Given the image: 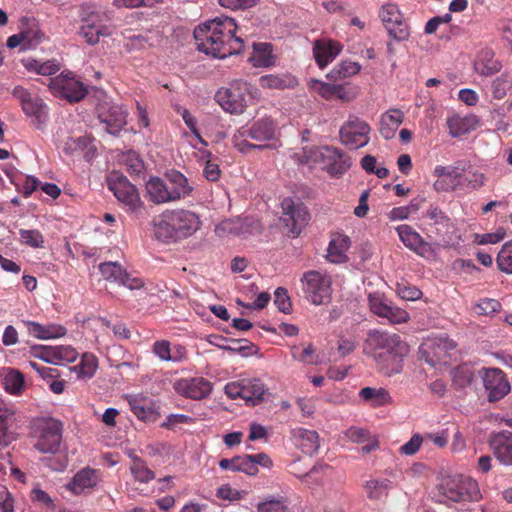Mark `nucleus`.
I'll use <instances>...</instances> for the list:
<instances>
[{
	"label": "nucleus",
	"instance_id": "nucleus-24",
	"mask_svg": "<svg viewBox=\"0 0 512 512\" xmlns=\"http://www.w3.org/2000/svg\"><path fill=\"white\" fill-rule=\"evenodd\" d=\"M490 446L500 463L512 466V432L501 431L490 439Z\"/></svg>",
	"mask_w": 512,
	"mask_h": 512
},
{
	"label": "nucleus",
	"instance_id": "nucleus-28",
	"mask_svg": "<svg viewBox=\"0 0 512 512\" xmlns=\"http://www.w3.org/2000/svg\"><path fill=\"white\" fill-rule=\"evenodd\" d=\"M350 245L351 241L347 235L340 233L333 235L327 249V260L335 264L346 262Z\"/></svg>",
	"mask_w": 512,
	"mask_h": 512
},
{
	"label": "nucleus",
	"instance_id": "nucleus-18",
	"mask_svg": "<svg viewBox=\"0 0 512 512\" xmlns=\"http://www.w3.org/2000/svg\"><path fill=\"white\" fill-rule=\"evenodd\" d=\"M482 379L490 402L498 401L510 392V383L503 371L498 368L484 369Z\"/></svg>",
	"mask_w": 512,
	"mask_h": 512
},
{
	"label": "nucleus",
	"instance_id": "nucleus-46",
	"mask_svg": "<svg viewBox=\"0 0 512 512\" xmlns=\"http://www.w3.org/2000/svg\"><path fill=\"white\" fill-rule=\"evenodd\" d=\"M390 487V481L383 480H369L365 484V491L367 497L371 500H381L387 496V491Z\"/></svg>",
	"mask_w": 512,
	"mask_h": 512
},
{
	"label": "nucleus",
	"instance_id": "nucleus-20",
	"mask_svg": "<svg viewBox=\"0 0 512 512\" xmlns=\"http://www.w3.org/2000/svg\"><path fill=\"white\" fill-rule=\"evenodd\" d=\"M398 236L401 242L410 250L414 251L421 257L430 259L435 256V250L432 245L423 240L421 235L411 226L402 224L397 228Z\"/></svg>",
	"mask_w": 512,
	"mask_h": 512
},
{
	"label": "nucleus",
	"instance_id": "nucleus-9",
	"mask_svg": "<svg viewBox=\"0 0 512 512\" xmlns=\"http://www.w3.org/2000/svg\"><path fill=\"white\" fill-rule=\"evenodd\" d=\"M305 298L313 305L329 303L332 294L331 277L326 273L310 270L301 277Z\"/></svg>",
	"mask_w": 512,
	"mask_h": 512
},
{
	"label": "nucleus",
	"instance_id": "nucleus-32",
	"mask_svg": "<svg viewBox=\"0 0 512 512\" xmlns=\"http://www.w3.org/2000/svg\"><path fill=\"white\" fill-rule=\"evenodd\" d=\"M97 482L98 476L96 470L83 468L74 475L72 481L67 484V488L74 494H81L85 490L96 486Z\"/></svg>",
	"mask_w": 512,
	"mask_h": 512
},
{
	"label": "nucleus",
	"instance_id": "nucleus-59",
	"mask_svg": "<svg viewBox=\"0 0 512 512\" xmlns=\"http://www.w3.org/2000/svg\"><path fill=\"white\" fill-rule=\"evenodd\" d=\"M202 156L205 158V166L203 169L204 177L211 182L217 181L220 178V168L217 163L210 160L211 153L207 150L202 151Z\"/></svg>",
	"mask_w": 512,
	"mask_h": 512
},
{
	"label": "nucleus",
	"instance_id": "nucleus-48",
	"mask_svg": "<svg viewBox=\"0 0 512 512\" xmlns=\"http://www.w3.org/2000/svg\"><path fill=\"white\" fill-rule=\"evenodd\" d=\"M99 270L106 280L116 283L122 281L126 273V270L118 262L101 263Z\"/></svg>",
	"mask_w": 512,
	"mask_h": 512
},
{
	"label": "nucleus",
	"instance_id": "nucleus-8",
	"mask_svg": "<svg viewBox=\"0 0 512 512\" xmlns=\"http://www.w3.org/2000/svg\"><path fill=\"white\" fill-rule=\"evenodd\" d=\"M440 493L452 502H477L482 498L476 480L463 475H453L445 478L440 485Z\"/></svg>",
	"mask_w": 512,
	"mask_h": 512
},
{
	"label": "nucleus",
	"instance_id": "nucleus-55",
	"mask_svg": "<svg viewBox=\"0 0 512 512\" xmlns=\"http://www.w3.org/2000/svg\"><path fill=\"white\" fill-rule=\"evenodd\" d=\"M19 235L21 241L30 247L41 248L44 245L43 235L36 229H20Z\"/></svg>",
	"mask_w": 512,
	"mask_h": 512
},
{
	"label": "nucleus",
	"instance_id": "nucleus-6",
	"mask_svg": "<svg viewBox=\"0 0 512 512\" xmlns=\"http://www.w3.org/2000/svg\"><path fill=\"white\" fill-rule=\"evenodd\" d=\"M257 94V89L250 83L234 80L228 87H222L216 92L215 100L225 112L240 115Z\"/></svg>",
	"mask_w": 512,
	"mask_h": 512
},
{
	"label": "nucleus",
	"instance_id": "nucleus-39",
	"mask_svg": "<svg viewBox=\"0 0 512 512\" xmlns=\"http://www.w3.org/2000/svg\"><path fill=\"white\" fill-rule=\"evenodd\" d=\"M2 385L4 389L12 394L18 395L21 393L24 386V377L18 370L12 368H3L0 372Z\"/></svg>",
	"mask_w": 512,
	"mask_h": 512
},
{
	"label": "nucleus",
	"instance_id": "nucleus-23",
	"mask_svg": "<svg viewBox=\"0 0 512 512\" xmlns=\"http://www.w3.org/2000/svg\"><path fill=\"white\" fill-rule=\"evenodd\" d=\"M321 165L331 175H342L350 168L351 161L341 150L324 146V158Z\"/></svg>",
	"mask_w": 512,
	"mask_h": 512
},
{
	"label": "nucleus",
	"instance_id": "nucleus-36",
	"mask_svg": "<svg viewBox=\"0 0 512 512\" xmlns=\"http://www.w3.org/2000/svg\"><path fill=\"white\" fill-rule=\"evenodd\" d=\"M455 348V343L453 341H450L448 339L439 338L435 341L425 343L422 346V350L425 353L433 354L432 357L429 355L426 358V362L430 365L434 366L438 361L442 360V357L447 353L449 350H453Z\"/></svg>",
	"mask_w": 512,
	"mask_h": 512
},
{
	"label": "nucleus",
	"instance_id": "nucleus-33",
	"mask_svg": "<svg viewBox=\"0 0 512 512\" xmlns=\"http://www.w3.org/2000/svg\"><path fill=\"white\" fill-rule=\"evenodd\" d=\"M479 120L474 115L461 117L459 115H453L447 119V126L449 134L454 137H460L473 131L478 126Z\"/></svg>",
	"mask_w": 512,
	"mask_h": 512
},
{
	"label": "nucleus",
	"instance_id": "nucleus-27",
	"mask_svg": "<svg viewBox=\"0 0 512 512\" xmlns=\"http://www.w3.org/2000/svg\"><path fill=\"white\" fill-rule=\"evenodd\" d=\"M292 437L296 446L306 455H313L320 447L319 436L315 430L295 428Z\"/></svg>",
	"mask_w": 512,
	"mask_h": 512
},
{
	"label": "nucleus",
	"instance_id": "nucleus-34",
	"mask_svg": "<svg viewBox=\"0 0 512 512\" xmlns=\"http://www.w3.org/2000/svg\"><path fill=\"white\" fill-rule=\"evenodd\" d=\"M243 399L247 404H260L267 393L263 382L259 379H243Z\"/></svg>",
	"mask_w": 512,
	"mask_h": 512
},
{
	"label": "nucleus",
	"instance_id": "nucleus-41",
	"mask_svg": "<svg viewBox=\"0 0 512 512\" xmlns=\"http://www.w3.org/2000/svg\"><path fill=\"white\" fill-rule=\"evenodd\" d=\"M219 467L223 470L243 472L248 475H255V469L250 459L245 456H237L232 459L223 458L219 461Z\"/></svg>",
	"mask_w": 512,
	"mask_h": 512
},
{
	"label": "nucleus",
	"instance_id": "nucleus-5",
	"mask_svg": "<svg viewBox=\"0 0 512 512\" xmlns=\"http://www.w3.org/2000/svg\"><path fill=\"white\" fill-rule=\"evenodd\" d=\"M434 175L438 178L433 184L437 192L456 191L466 187L477 189L485 181L483 174L472 173L469 175L460 165H438L434 168Z\"/></svg>",
	"mask_w": 512,
	"mask_h": 512
},
{
	"label": "nucleus",
	"instance_id": "nucleus-3",
	"mask_svg": "<svg viewBox=\"0 0 512 512\" xmlns=\"http://www.w3.org/2000/svg\"><path fill=\"white\" fill-rule=\"evenodd\" d=\"M202 225L200 216L187 209L165 210L154 219L157 239L176 242L196 233Z\"/></svg>",
	"mask_w": 512,
	"mask_h": 512
},
{
	"label": "nucleus",
	"instance_id": "nucleus-40",
	"mask_svg": "<svg viewBox=\"0 0 512 512\" xmlns=\"http://www.w3.org/2000/svg\"><path fill=\"white\" fill-rule=\"evenodd\" d=\"M134 415L142 421H151L155 418V409L151 399L146 397H134L129 401Z\"/></svg>",
	"mask_w": 512,
	"mask_h": 512
},
{
	"label": "nucleus",
	"instance_id": "nucleus-64",
	"mask_svg": "<svg viewBox=\"0 0 512 512\" xmlns=\"http://www.w3.org/2000/svg\"><path fill=\"white\" fill-rule=\"evenodd\" d=\"M258 512H288V508L282 500L271 499L257 505Z\"/></svg>",
	"mask_w": 512,
	"mask_h": 512
},
{
	"label": "nucleus",
	"instance_id": "nucleus-25",
	"mask_svg": "<svg viewBox=\"0 0 512 512\" xmlns=\"http://www.w3.org/2000/svg\"><path fill=\"white\" fill-rule=\"evenodd\" d=\"M342 46L333 40H316L313 53L318 66L323 69L331 63L341 52Z\"/></svg>",
	"mask_w": 512,
	"mask_h": 512
},
{
	"label": "nucleus",
	"instance_id": "nucleus-26",
	"mask_svg": "<svg viewBox=\"0 0 512 512\" xmlns=\"http://www.w3.org/2000/svg\"><path fill=\"white\" fill-rule=\"evenodd\" d=\"M502 68V63L495 58V53L489 48L480 50L474 61V70L476 73L488 77L497 72Z\"/></svg>",
	"mask_w": 512,
	"mask_h": 512
},
{
	"label": "nucleus",
	"instance_id": "nucleus-42",
	"mask_svg": "<svg viewBox=\"0 0 512 512\" xmlns=\"http://www.w3.org/2000/svg\"><path fill=\"white\" fill-rule=\"evenodd\" d=\"M475 371L470 364H462L451 371L452 384L457 389L470 386L474 380Z\"/></svg>",
	"mask_w": 512,
	"mask_h": 512
},
{
	"label": "nucleus",
	"instance_id": "nucleus-62",
	"mask_svg": "<svg viewBox=\"0 0 512 512\" xmlns=\"http://www.w3.org/2000/svg\"><path fill=\"white\" fill-rule=\"evenodd\" d=\"M396 292L400 298L407 301H415L421 298L422 292L415 286L398 283Z\"/></svg>",
	"mask_w": 512,
	"mask_h": 512
},
{
	"label": "nucleus",
	"instance_id": "nucleus-51",
	"mask_svg": "<svg viewBox=\"0 0 512 512\" xmlns=\"http://www.w3.org/2000/svg\"><path fill=\"white\" fill-rule=\"evenodd\" d=\"M12 414L7 410L0 409V449L7 447L14 439L9 431Z\"/></svg>",
	"mask_w": 512,
	"mask_h": 512
},
{
	"label": "nucleus",
	"instance_id": "nucleus-56",
	"mask_svg": "<svg viewBox=\"0 0 512 512\" xmlns=\"http://www.w3.org/2000/svg\"><path fill=\"white\" fill-rule=\"evenodd\" d=\"M123 163L131 175H138L144 169L143 161L134 151H128L123 155Z\"/></svg>",
	"mask_w": 512,
	"mask_h": 512
},
{
	"label": "nucleus",
	"instance_id": "nucleus-54",
	"mask_svg": "<svg viewBox=\"0 0 512 512\" xmlns=\"http://www.w3.org/2000/svg\"><path fill=\"white\" fill-rule=\"evenodd\" d=\"M130 470L139 482L147 483L154 478V473L138 458L134 459Z\"/></svg>",
	"mask_w": 512,
	"mask_h": 512
},
{
	"label": "nucleus",
	"instance_id": "nucleus-30",
	"mask_svg": "<svg viewBox=\"0 0 512 512\" xmlns=\"http://www.w3.org/2000/svg\"><path fill=\"white\" fill-rule=\"evenodd\" d=\"M24 323L29 335L41 340L60 338L66 334V328L59 324L42 325L34 321H25Z\"/></svg>",
	"mask_w": 512,
	"mask_h": 512
},
{
	"label": "nucleus",
	"instance_id": "nucleus-58",
	"mask_svg": "<svg viewBox=\"0 0 512 512\" xmlns=\"http://www.w3.org/2000/svg\"><path fill=\"white\" fill-rule=\"evenodd\" d=\"M78 357L77 351L71 346H55V363L62 365L65 362H74Z\"/></svg>",
	"mask_w": 512,
	"mask_h": 512
},
{
	"label": "nucleus",
	"instance_id": "nucleus-21",
	"mask_svg": "<svg viewBox=\"0 0 512 512\" xmlns=\"http://www.w3.org/2000/svg\"><path fill=\"white\" fill-rule=\"evenodd\" d=\"M174 389L179 395L200 400L211 393L212 385L203 377L184 378L175 382Z\"/></svg>",
	"mask_w": 512,
	"mask_h": 512
},
{
	"label": "nucleus",
	"instance_id": "nucleus-50",
	"mask_svg": "<svg viewBox=\"0 0 512 512\" xmlns=\"http://www.w3.org/2000/svg\"><path fill=\"white\" fill-rule=\"evenodd\" d=\"M512 87V75L505 72L492 82V94L496 99H503Z\"/></svg>",
	"mask_w": 512,
	"mask_h": 512
},
{
	"label": "nucleus",
	"instance_id": "nucleus-12",
	"mask_svg": "<svg viewBox=\"0 0 512 512\" xmlns=\"http://www.w3.org/2000/svg\"><path fill=\"white\" fill-rule=\"evenodd\" d=\"M12 95L19 101L23 112L31 118L36 127L39 128L47 121L48 108L39 96L32 94L22 86H15Z\"/></svg>",
	"mask_w": 512,
	"mask_h": 512
},
{
	"label": "nucleus",
	"instance_id": "nucleus-35",
	"mask_svg": "<svg viewBox=\"0 0 512 512\" xmlns=\"http://www.w3.org/2000/svg\"><path fill=\"white\" fill-rule=\"evenodd\" d=\"M298 84L297 79L291 74H268L259 78V85L264 89H289Z\"/></svg>",
	"mask_w": 512,
	"mask_h": 512
},
{
	"label": "nucleus",
	"instance_id": "nucleus-2",
	"mask_svg": "<svg viewBox=\"0 0 512 512\" xmlns=\"http://www.w3.org/2000/svg\"><path fill=\"white\" fill-rule=\"evenodd\" d=\"M364 351L374 359L383 374L392 376L402 371L409 346L398 334L372 330L365 340Z\"/></svg>",
	"mask_w": 512,
	"mask_h": 512
},
{
	"label": "nucleus",
	"instance_id": "nucleus-22",
	"mask_svg": "<svg viewBox=\"0 0 512 512\" xmlns=\"http://www.w3.org/2000/svg\"><path fill=\"white\" fill-rule=\"evenodd\" d=\"M146 192L149 200L155 204L175 202L166 174L164 178L157 176L150 177L146 182Z\"/></svg>",
	"mask_w": 512,
	"mask_h": 512
},
{
	"label": "nucleus",
	"instance_id": "nucleus-17",
	"mask_svg": "<svg viewBox=\"0 0 512 512\" xmlns=\"http://www.w3.org/2000/svg\"><path fill=\"white\" fill-rule=\"evenodd\" d=\"M369 306L375 315L386 318L392 324L406 323L410 319L406 310L392 305L378 293L369 295Z\"/></svg>",
	"mask_w": 512,
	"mask_h": 512
},
{
	"label": "nucleus",
	"instance_id": "nucleus-45",
	"mask_svg": "<svg viewBox=\"0 0 512 512\" xmlns=\"http://www.w3.org/2000/svg\"><path fill=\"white\" fill-rule=\"evenodd\" d=\"M298 161L302 164H322L324 158V146H305L301 153L296 154Z\"/></svg>",
	"mask_w": 512,
	"mask_h": 512
},
{
	"label": "nucleus",
	"instance_id": "nucleus-61",
	"mask_svg": "<svg viewBox=\"0 0 512 512\" xmlns=\"http://www.w3.org/2000/svg\"><path fill=\"white\" fill-rule=\"evenodd\" d=\"M477 313L480 315L491 316L501 309V304L496 299L484 298L476 304Z\"/></svg>",
	"mask_w": 512,
	"mask_h": 512
},
{
	"label": "nucleus",
	"instance_id": "nucleus-49",
	"mask_svg": "<svg viewBox=\"0 0 512 512\" xmlns=\"http://www.w3.org/2000/svg\"><path fill=\"white\" fill-rule=\"evenodd\" d=\"M496 260L502 272L512 274V239L502 245Z\"/></svg>",
	"mask_w": 512,
	"mask_h": 512
},
{
	"label": "nucleus",
	"instance_id": "nucleus-63",
	"mask_svg": "<svg viewBox=\"0 0 512 512\" xmlns=\"http://www.w3.org/2000/svg\"><path fill=\"white\" fill-rule=\"evenodd\" d=\"M423 443L424 437L419 433H415L408 442L400 447L399 451L403 455L412 456L419 451Z\"/></svg>",
	"mask_w": 512,
	"mask_h": 512
},
{
	"label": "nucleus",
	"instance_id": "nucleus-43",
	"mask_svg": "<svg viewBox=\"0 0 512 512\" xmlns=\"http://www.w3.org/2000/svg\"><path fill=\"white\" fill-rule=\"evenodd\" d=\"M97 367V358L92 353H84L80 363L75 365L72 371L77 373L78 378L89 379L95 374Z\"/></svg>",
	"mask_w": 512,
	"mask_h": 512
},
{
	"label": "nucleus",
	"instance_id": "nucleus-15",
	"mask_svg": "<svg viewBox=\"0 0 512 512\" xmlns=\"http://www.w3.org/2000/svg\"><path fill=\"white\" fill-rule=\"evenodd\" d=\"M98 118L111 135H118L127 124V111L120 105L103 101L97 107Z\"/></svg>",
	"mask_w": 512,
	"mask_h": 512
},
{
	"label": "nucleus",
	"instance_id": "nucleus-29",
	"mask_svg": "<svg viewBox=\"0 0 512 512\" xmlns=\"http://www.w3.org/2000/svg\"><path fill=\"white\" fill-rule=\"evenodd\" d=\"M166 178L170 182V188L176 201L185 199L192 195L194 186L189 182L188 178L177 170L166 172Z\"/></svg>",
	"mask_w": 512,
	"mask_h": 512
},
{
	"label": "nucleus",
	"instance_id": "nucleus-10",
	"mask_svg": "<svg viewBox=\"0 0 512 512\" xmlns=\"http://www.w3.org/2000/svg\"><path fill=\"white\" fill-rule=\"evenodd\" d=\"M48 87L59 98L79 102L87 94V87L70 71L61 72L49 79Z\"/></svg>",
	"mask_w": 512,
	"mask_h": 512
},
{
	"label": "nucleus",
	"instance_id": "nucleus-47",
	"mask_svg": "<svg viewBox=\"0 0 512 512\" xmlns=\"http://www.w3.org/2000/svg\"><path fill=\"white\" fill-rule=\"evenodd\" d=\"M25 67L31 71L40 75L49 76L59 71L60 65L56 60H48L41 62L38 60H28Z\"/></svg>",
	"mask_w": 512,
	"mask_h": 512
},
{
	"label": "nucleus",
	"instance_id": "nucleus-19",
	"mask_svg": "<svg viewBox=\"0 0 512 512\" xmlns=\"http://www.w3.org/2000/svg\"><path fill=\"white\" fill-rule=\"evenodd\" d=\"M104 14L99 11H91L83 18L84 24L81 26L79 34L89 45H95L100 37L111 36L113 31L107 25H101Z\"/></svg>",
	"mask_w": 512,
	"mask_h": 512
},
{
	"label": "nucleus",
	"instance_id": "nucleus-44",
	"mask_svg": "<svg viewBox=\"0 0 512 512\" xmlns=\"http://www.w3.org/2000/svg\"><path fill=\"white\" fill-rule=\"evenodd\" d=\"M426 216L432 221L437 230L449 231L450 228L454 227L451 218L437 206L431 205L426 212Z\"/></svg>",
	"mask_w": 512,
	"mask_h": 512
},
{
	"label": "nucleus",
	"instance_id": "nucleus-52",
	"mask_svg": "<svg viewBox=\"0 0 512 512\" xmlns=\"http://www.w3.org/2000/svg\"><path fill=\"white\" fill-rule=\"evenodd\" d=\"M11 182L25 197H29L40 186V181L34 176L22 175L16 180L11 179Z\"/></svg>",
	"mask_w": 512,
	"mask_h": 512
},
{
	"label": "nucleus",
	"instance_id": "nucleus-4",
	"mask_svg": "<svg viewBox=\"0 0 512 512\" xmlns=\"http://www.w3.org/2000/svg\"><path fill=\"white\" fill-rule=\"evenodd\" d=\"M232 143L244 154L254 149H277L281 146L277 137V125L270 117L260 118L238 128L233 134Z\"/></svg>",
	"mask_w": 512,
	"mask_h": 512
},
{
	"label": "nucleus",
	"instance_id": "nucleus-57",
	"mask_svg": "<svg viewBox=\"0 0 512 512\" xmlns=\"http://www.w3.org/2000/svg\"><path fill=\"white\" fill-rule=\"evenodd\" d=\"M315 354V348L312 344H308L305 348L301 349L299 346H293L291 348V355L294 360L306 364L316 363L313 357Z\"/></svg>",
	"mask_w": 512,
	"mask_h": 512
},
{
	"label": "nucleus",
	"instance_id": "nucleus-31",
	"mask_svg": "<svg viewBox=\"0 0 512 512\" xmlns=\"http://www.w3.org/2000/svg\"><path fill=\"white\" fill-rule=\"evenodd\" d=\"M404 120V113L399 109H389L380 119L379 132L387 140L392 139Z\"/></svg>",
	"mask_w": 512,
	"mask_h": 512
},
{
	"label": "nucleus",
	"instance_id": "nucleus-13",
	"mask_svg": "<svg viewBox=\"0 0 512 512\" xmlns=\"http://www.w3.org/2000/svg\"><path fill=\"white\" fill-rule=\"evenodd\" d=\"M370 131L371 128L366 121L351 116L341 127L339 134L345 146L358 149L368 144Z\"/></svg>",
	"mask_w": 512,
	"mask_h": 512
},
{
	"label": "nucleus",
	"instance_id": "nucleus-37",
	"mask_svg": "<svg viewBox=\"0 0 512 512\" xmlns=\"http://www.w3.org/2000/svg\"><path fill=\"white\" fill-rule=\"evenodd\" d=\"M359 397L372 407L385 406L392 401L389 392L382 387H364L359 391Z\"/></svg>",
	"mask_w": 512,
	"mask_h": 512
},
{
	"label": "nucleus",
	"instance_id": "nucleus-53",
	"mask_svg": "<svg viewBox=\"0 0 512 512\" xmlns=\"http://www.w3.org/2000/svg\"><path fill=\"white\" fill-rule=\"evenodd\" d=\"M20 32L23 34L24 49L27 50L36 47L43 37L42 32L34 21L28 28L22 29Z\"/></svg>",
	"mask_w": 512,
	"mask_h": 512
},
{
	"label": "nucleus",
	"instance_id": "nucleus-14",
	"mask_svg": "<svg viewBox=\"0 0 512 512\" xmlns=\"http://www.w3.org/2000/svg\"><path fill=\"white\" fill-rule=\"evenodd\" d=\"M108 188L129 210L135 211L141 206L136 187L125 176L112 173L108 178Z\"/></svg>",
	"mask_w": 512,
	"mask_h": 512
},
{
	"label": "nucleus",
	"instance_id": "nucleus-1",
	"mask_svg": "<svg viewBox=\"0 0 512 512\" xmlns=\"http://www.w3.org/2000/svg\"><path fill=\"white\" fill-rule=\"evenodd\" d=\"M237 24L228 16L216 17L198 25L194 30L197 49L214 58H226L240 53L244 47L236 36Z\"/></svg>",
	"mask_w": 512,
	"mask_h": 512
},
{
	"label": "nucleus",
	"instance_id": "nucleus-7",
	"mask_svg": "<svg viewBox=\"0 0 512 512\" xmlns=\"http://www.w3.org/2000/svg\"><path fill=\"white\" fill-rule=\"evenodd\" d=\"M63 425L51 417H42L34 421L32 437L34 448L44 454H56L60 450Z\"/></svg>",
	"mask_w": 512,
	"mask_h": 512
},
{
	"label": "nucleus",
	"instance_id": "nucleus-11",
	"mask_svg": "<svg viewBox=\"0 0 512 512\" xmlns=\"http://www.w3.org/2000/svg\"><path fill=\"white\" fill-rule=\"evenodd\" d=\"M379 18L390 38L402 42L410 37V27L399 7L394 3H386L379 9Z\"/></svg>",
	"mask_w": 512,
	"mask_h": 512
},
{
	"label": "nucleus",
	"instance_id": "nucleus-16",
	"mask_svg": "<svg viewBox=\"0 0 512 512\" xmlns=\"http://www.w3.org/2000/svg\"><path fill=\"white\" fill-rule=\"evenodd\" d=\"M283 210L282 221L289 228L290 232L299 235L301 229L309 220V213L302 203H295L291 198H285L281 202Z\"/></svg>",
	"mask_w": 512,
	"mask_h": 512
},
{
	"label": "nucleus",
	"instance_id": "nucleus-38",
	"mask_svg": "<svg viewBox=\"0 0 512 512\" xmlns=\"http://www.w3.org/2000/svg\"><path fill=\"white\" fill-rule=\"evenodd\" d=\"M254 67H269L274 64L272 46L269 43H254L253 52L248 58Z\"/></svg>",
	"mask_w": 512,
	"mask_h": 512
},
{
	"label": "nucleus",
	"instance_id": "nucleus-60",
	"mask_svg": "<svg viewBox=\"0 0 512 512\" xmlns=\"http://www.w3.org/2000/svg\"><path fill=\"white\" fill-rule=\"evenodd\" d=\"M274 297V304L277 306L279 311L285 314H289L292 311V303L285 288L278 287L275 290Z\"/></svg>",
	"mask_w": 512,
	"mask_h": 512
}]
</instances>
